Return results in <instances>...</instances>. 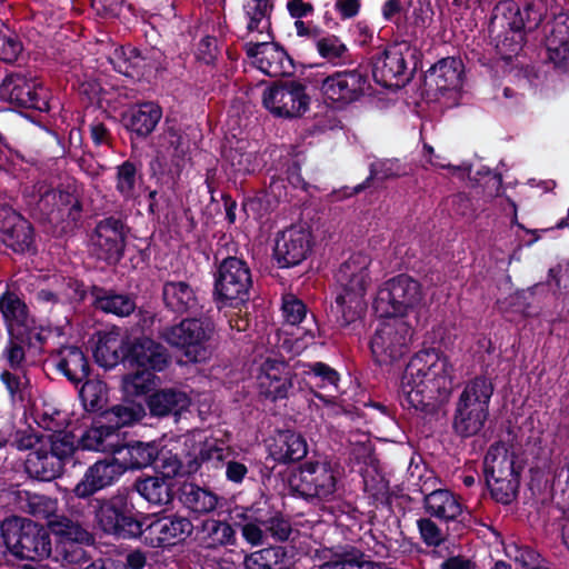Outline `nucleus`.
<instances>
[{
	"mask_svg": "<svg viewBox=\"0 0 569 569\" xmlns=\"http://www.w3.org/2000/svg\"><path fill=\"white\" fill-rule=\"evenodd\" d=\"M453 385V366L435 348L418 351L401 377L399 401L403 409L433 418L448 401Z\"/></svg>",
	"mask_w": 569,
	"mask_h": 569,
	"instance_id": "f257e3e1",
	"label": "nucleus"
},
{
	"mask_svg": "<svg viewBox=\"0 0 569 569\" xmlns=\"http://www.w3.org/2000/svg\"><path fill=\"white\" fill-rule=\"evenodd\" d=\"M531 12L529 6L521 10L513 0H501L493 7L488 34L501 60L510 62L517 57L523 49L527 32L538 27L540 16L533 12L537 17L531 19Z\"/></svg>",
	"mask_w": 569,
	"mask_h": 569,
	"instance_id": "f03ea898",
	"label": "nucleus"
},
{
	"mask_svg": "<svg viewBox=\"0 0 569 569\" xmlns=\"http://www.w3.org/2000/svg\"><path fill=\"white\" fill-rule=\"evenodd\" d=\"M89 512L94 528L117 540H139L143 536L147 515L136 508L128 489L118 490L110 497L92 499Z\"/></svg>",
	"mask_w": 569,
	"mask_h": 569,
	"instance_id": "7ed1b4c3",
	"label": "nucleus"
},
{
	"mask_svg": "<svg viewBox=\"0 0 569 569\" xmlns=\"http://www.w3.org/2000/svg\"><path fill=\"white\" fill-rule=\"evenodd\" d=\"M214 332L216 326L210 318L192 317L161 327L158 337L180 353L186 363L202 365L212 356Z\"/></svg>",
	"mask_w": 569,
	"mask_h": 569,
	"instance_id": "20e7f679",
	"label": "nucleus"
},
{
	"mask_svg": "<svg viewBox=\"0 0 569 569\" xmlns=\"http://www.w3.org/2000/svg\"><path fill=\"white\" fill-rule=\"evenodd\" d=\"M495 387L490 378L480 375L466 382L455 403L452 432L468 439L482 436L489 419V406Z\"/></svg>",
	"mask_w": 569,
	"mask_h": 569,
	"instance_id": "39448f33",
	"label": "nucleus"
},
{
	"mask_svg": "<svg viewBox=\"0 0 569 569\" xmlns=\"http://www.w3.org/2000/svg\"><path fill=\"white\" fill-rule=\"evenodd\" d=\"M82 193L74 183L48 188L40 193L32 216L62 232H72L82 223Z\"/></svg>",
	"mask_w": 569,
	"mask_h": 569,
	"instance_id": "423d86ee",
	"label": "nucleus"
},
{
	"mask_svg": "<svg viewBox=\"0 0 569 569\" xmlns=\"http://www.w3.org/2000/svg\"><path fill=\"white\" fill-rule=\"evenodd\" d=\"M421 51L409 40L387 46L370 57L372 78L383 88H403L421 63Z\"/></svg>",
	"mask_w": 569,
	"mask_h": 569,
	"instance_id": "0eeeda50",
	"label": "nucleus"
},
{
	"mask_svg": "<svg viewBox=\"0 0 569 569\" xmlns=\"http://www.w3.org/2000/svg\"><path fill=\"white\" fill-rule=\"evenodd\" d=\"M212 299L218 308H240L250 300L253 287L252 272L248 261L236 256L221 260L214 256Z\"/></svg>",
	"mask_w": 569,
	"mask_h": 569,
	"instance_id": "6e6552de",
	"label": "nucleus"
},
{
	"mask_svg": "<svg viewBox=\"0 0 569 569\" xmlns=\"http://www.w3.org/2000/svg\"><path fill=\"white\" fill-rule=\"evenodd\" d=\"M1 537L16 558L31 561L51 556L49 529L27 518L13 517L0 525Z\"/></svg>",
	"mask_w": 569,
	"mask_h": 569,
	"instance_id": "1a4fd4ad",
	"label": "nucleus"
},
{
	"mask_svg": "<svg viewBox=\"0 0 569 569\" xmlns=\"http://www.w3.org/2000/svg\"><path fill=\"white\" fill-rule=\"evenodd\" d=\"M131 228L122 213L104 214L96 220L89 234V250L93 258L116 267L124 257Z\"/></svg>",
	"mask_w": 569,
	"mask_h": 569,
	"instance_id": "9d476101",
	"label": "nucleus"
},
{
	"mask_svg": "<svg viewBox=\"0 0 569 569\" xmlns=\"http://www.w3.org/2000/svg\"><path fill=\"white\" fill-rule=\"evenodd\" d=\"M319 90L325 103L336 110L360 101L371 89L368 68L335 71L319 80Z\"/></svg>",
	"mask_w": 569,
	"mask_h": 569,
	"instance_id": "9b49d317",
	"label": "nucleus"
},
{
	"mask_svg": "<svg viewBox=\"0 0 569 569\" xmlns=\"http://www.w3.org/2000/svg\"><path fill=\"white\" fill-rule=\"evenodd\" d=\"M422 300L419 281L400 273L385 281L379 288L372 307L380 318H401Z\"/></svg>",
	"mask_w": 569,
	"mask_h": 569,
	"instance_id": "f8f14e48",
	"label": "nucleus"
},
{
	"mask_svg": "<svg viewBox=\"0 0 569 569\" xmlns=\"http://www.w3.org/2000/svg\"><path fill=\"white\" fill-rule=\"evenodd\" d=\"M146 416V408L133 401L112 406L100 413L97 426L81 438L82 448L96 451H106L107 443L113 437L119 440L120 430L142 420Z\"/></svg>",
	"mask_w": 569,
	"mask_h": 569,
	"instance_id": "ddd939ff",
	"label": "nucleus"
},
{
	"mask_svg": "<svg viewBox=\"0 0 569 569\" xmlns=\"http://www.w3.org/2000/svg\"><path fill=\"white\" fill-rule=\"evenodd\" d=\"M289 487L308 502L329 501L337 491V476L329 461L307 460L290 476Z\"/></svg>",
	"mask_w": 569,
	"mask_h": 569,
	"instance_id": "4468645a",
	"label": "nucleus"
},
{
	"mask_svg": "<svg viewBox=\"0 0 569 569\" xmlns=\"http://www.w3.org/2000/svg\"><path fill=\"white\" fill-rule=\"evenodd\" d=\"M0 98L18 109L49 112L51 92L36 78L21 71L7 73L0 84Z\"/></svg>",
	"mask_w": 569,
	"mask_h": 569,
	"instance_id": "2eb2a0df",
	"label": "nucleus"
},
{
	"mask_svg": "<svg viewBox=\"0 0 569 569\" xmlns=\"http://www.w3.org/2000/svg\"><path fill=\"white\" fill-rule=\"evenodd\" d=\"M311 98L299 80H278L263 90L262 106L274 117L297 119L310 109Z\"/></svg>",
	"mask_w": 569,
	"mask_h": 569,
	"instance_id": "dca6fc26",
	"label": "nucleus"
},
{
	"mask_svg": "<svg viewBox=\"0 0 569 569\" xmlns=\"http://www.w3.org/2000/svg\"><path fill=\"white\" fill-rule=\"evenodd\" d=\"M411 327L402 319L380 323L370 340L373 361L380 366H391L409 351Z\"/></svg>",
	"mask_w": 569,
	"mask_h": 569,
	"instance_id": "f3484780",
	"label": "nucleus"
},
{
	"mask_svg": "<svg viewBox=\"0 0 569 569\" xmlns=\"http://www.w3.org/2000/svg\"><path fill=\"white\" fill-rule=\"evenodd\" d=\"M193 531L192 521L178 512L156 518L147 515L141 543L150 548L168 549L186 542Z\"/></svg>",
	"mask_w": 569,
	"mask_h": 569,
	"instance_id": "a211bd4d",
	"label": "nucleus"
},
{
	"mask_svg": "<svg viewBox=\"0 0 569 569\" xmlns=\"http://www.w3.org/2000/svg\"><path fill=\"white\" fill-rule=\"evenodd\" d=\"M298 375L283 359L266 358L259 368L257 377L259 395L271 402H278L293 396L300 390V382L296 387Z\"/></svg>",
	"mask_w": 569,
	"mask_h": 569,
	"instance_id": "6ab92c4d",
	"label": "nucleus"
},
{
	"mask_svg": "<svg viewBox=\"0 0 569 569\" xmlns=\"http://www.w3.org/2000/svg\"><path fill=\"white\" fill-rule=\"evenodd\" d=\"M56 503V500L36 495L29 499L30 513L46 518L49 532L53 533L60 542L90 545L93 541L92 535L67 516L54 513Z\"/></svg>",
	"mask_w": 569,
	"mask_h": 569,
	"instance_id": "aec40b11",
	"label": "nucleus"
},
{
	"mask_svg": "<svg viewBox=\"0 0 569 569\" xmlns=\"http://www.w3.org/2000/svg\"><path fill=\"white\" fill-rule=\"evenodd\" d=\"M124 472L126 468L122 467L118 458L99 459L86 469L71 492L89 506L92 499H97L96 493L113 486Z\"/></svg>",
	"mask_w": 569,
	"mask_h": 569,
	"instance_id": "412c9836",
	"label": "nucleus"
},
{
	"mask_svg": "<svg viewBox=\"0 0 569 569\" xmlns=\"http://www.w3.org/2000/svg\"><path fill=\"white\" fill-rule=\"evenodd\" d=\"M126 368L162 372L172 361L170 351L161 342L147 337H127Z\"/></svg>",
	"mask_w": 569,
	"mask_h": 569,
	"instance_id": "4be33fe9",
	"label": "nucleus"
},
{
	"mask_svg": "<svg viewBox=\"0 0 569 569\" xmlns=\"http://www.w3.org/2000/svg\"><path fill=\"white\" fill-rule=\"evenodd\" d=\"M312 234L301 226H291L279 232L273 248V259L281 269L300 266L312 252Z\"/></svg>",
	"mask_w": 569,
	"mask_h": 569,
	"instance_id": "5701e85b",
	"label": "nucleus"
},
{
	"mask_svg": "<svg viewBox=\"0 0 569 569\" xmlns=\"http://www.w3.org/2000/svg\"><path fill=\"white\" fill-rule=\"evenodd\" d=\"M157 161L159 164L169 159L168 173L179 178L189 159L190 142L181 128L167 121L162 132L157 137Z\"/></svg>",
	"mask_w": 569,
	"mask_h": 569,
	"instance_id": "b1692460",
	"label": "nucleus"
},
{
	"mask_svg": "<svg viewBox=\"0 0 569 569\" xmlns=\"http://www.w3.org/2000/svg\"><path fill=\"white\" fill-rule=\"evenodd\" d=\"M161 106L156 101H142L132 104L121 117V122L130 133V140L144 141L156 130L162 118Z\"/></svg>",
	"mask_w": 569,
	"mask_h": 569,
	"instance_id": "393cba45",
	"label": "nucleus"
},
{
	"mask_svg": "<svg viewBox=\"0 0 569 569\" xmlns=\"http://www.w3.org/2000/svg\"><path fill=\"white\" fill-rule=\"evenodd\" d=\"M52 359L56 370L76 388L92 373L90 359L81 347L61 346L52 355Z\"/></svg>",
	"mask_w": 569,
	"mask_h": 569,
	"instance_id": "a878e982",
	"label": "nucleus"
},
{
	"mask_svg": "<svg viewBox=\"0 0 569 569\" xmlns=\"http://www.w3.org/2000/svg\"><path fill=\"white\" fill-rule=\"evenodd\" d=\"M191 405L188 393L179 388L154 389L146 398V407L152 418H179Z\"/></svg>",
	"mask_w": 569,
	"mask_h": 569,
	"instance_id": "bb28decb",
	"label": "nucleus"
},
{
	"mask_svg": "<svg viewBox=\"0 0 569 569\" xmlns=\"http://www.w3.org/2000/svg\"><path fill=\"white\" fill-rule=\"evenodd\" d=\"M157 441H140L130 440L120 443L119 440L110 441L107 443V449L110 448L113 453L120 456V463L127 470H141L153 465L157 460L158 452Z\"/></svg>",
	"mask_w": 569,
	"mask_h": 569,
	"instance_id": "cd10ccee",
	"label": "nucleus"
},
{
	"mask_svg": "<svg viewBox=\"0 0 569 569\" xmlns=\"http://www.w3.org/2000/svg\"><path fill=\"white\" fill-rule=\"evenodd\" d=\"M305 380L313 396L325 405L335 403L339 391L340 373L328 363L316 361L305 365Z\"/></svg>",
	"mask_w": 569,
	"mask_h": 569,
	"instance_id": "c85d7f7f",
	"label": "nucleus"
},
{
	"mask_svg": "<svg viewBox=\"0 0 569 569\" xmlns=\"http://www.w3.org/2000/svg\"><path fill=\"white\" fill-rule=\"evenodd\" d=\"M91 307L100 312L126 318L132 315L137 308L133 293L119 292L113 288L92 284L89 288Z\"/></svg>",
	"mask_w": 569,
	"mask_h": 569,
	"instance_id": "c756f323",
	"label": "nucleus"
},
{
	"mask_svg": "<svg viewBox=\"0 0 569 569\" xmlns=\"http://www.w3.org/2000/svg\"><path fill=\"white\" fill-rule=\"evenodd\" d=\"M113 70L132 80H140L151 73L153 69L149 57L131 46L117 47L109 57Z\"/></svg>",
	"mask_w": 569,
	"mask_h": 569,
	"instance_id": "7c9ffc66",
	"label": "nucleus"
},
{
	"mask_svg": "<svg viewBox=\"0 0 569 569\" xmlns=\"http://www.w3.org/2000/svg\"><path fill=\"white\" fill-rule=\"evenodd\" d=\"M181 506L190 513L203 516L214 511L223 497L219 496L208 487H202L192 481H184L177 491Z\"/></svg>",
	"mask_w": 569,
	"mask_h": 569,
	"instance_id": "2f4dec72",
	"label": "nucleus"
},
{
	"mask_svg": "<svg viewBox=\"0 0 569 569\" xmlns=\"http://www.w3.org/2000/svg\"><path fill=\"white\" fill-rule=\"evenodd\" d=\"M548 59L555 68L569 72V14H558L551 24L549 34L546 37Z\"/></svg>",
	"mask_w": 569,
	"mask_h": 569,
	"instance_id": "473e14b6",
	"label": "nucleus"
},
{
	"mask_svg": "<svg viewBox=\"0 0 569 569\" xmlns=\"http://www.w3.org/2000/svg\"><path fill=\"white\" fill-rule=\"evenodd\" d=\"M161 297L166 309L179 316L197 311L199 308L197 290L184 280H166Z\"/></svg>",
	"mask_w": 569,
	"mask_h": 569,
	"instance_id": "72a5a7b5",
	"label": "nucleus"
},
{
	"mask_svg": "<svg viewBox=\"0 0 569 569\" xmlns=\"http://www.w3.org/2000/svg\"><path fill=\"white\" fill-rule=\"evenodd\" d=\"M370 258L362 252L352 253L342 262L336 273L337 282L343 290L366 292L370 282Z\"/></svg>",
	"mask_w": 569,
	"mask_h": 569,
	"instance_id": "f704fd0d",
	"label": "nucleus"
},
{
	"mask_svg": "<svg viewBox=\"0 0 569 569\" xmlns=\"http://www.w3.org/2000/svg\"><path fill=\"white\" fill-rule=\"evenodd\" d=\"M462 73V61L459 58L447 57L431 66L425 78L429 86L435 84L437 91L446 92L461 87Z\"/></svg>",
	"mask_w": 569,
	"mask_h": 569,
	"instance_id": "c9c22d12",
	"label": "nucleus"
},
{
	"mask_svg": "<svg viewBox=\"0 0 569 569\" xmlns=\"http://www.w3.org/2000/svg\"><path fill=\"white\" fill-rule=\"evenodd\" d=\"M426 512L442 521H456L463 512L459 497L449 489H436L423 497Z\"/></svg>",
	"mask_w": 569,
	"mask_h": 569,
	"instance_id": "e433bc0d",
	"label": "nucleus"
},
{
	"mask_svg": "<svg viewBox=\"0 0 569 569\" xmlns=\"http://www.w3.org/2000/svg\"><path fill=\"white\" fill-rule=\"evenodd\" d=\"M132 488L146 501L154 506H168L174 499V480L170 477L146 476L134 480Z\"/></svg>",
	"mask_w": 569,
	"mask_h": 569,
	"instance_id": "4c0bfd02",
	"label": "nucleus"
},
{
	"mask_svg": "<svg viewBox=\"0 0 569 569\" xmlns=\"http://www.w3.org/2000/svg\"><path fill=\"white\" fill-rule=\"evenodd\" d=\"M0 241L16 253L36 251L34 228L20 212L2 230Z\"/></svg>",
	"mask_w": 569,
	"mask_h": 569,
	"instance_id": "58836bf2",
	"label": "nucleus"
},
{
	"mask_svg": "<svg viewBox=\"0 0 569 569\" xmlns=\"http://www.w3.org/2000/svg\"><path fill=\"white\" fill-rule=\"evenodd\" d=\"M194 540L209 549L234 545L236 542V531L226 520L207 518L200 525L194 526Z\"/></svg>",
	"mask_w": 569,
	"mask_h": 569,
	"instance_id": "ea45409f",
	"label": "nucleus"
},
{
	"mask_svg": "<svg viewBox=\"0 0 569 569\" xmlns=\"http://www.w3.org/2000/svg\"><path fill=\"white\" fill-rule=\"evenodd\" d=\"M258 69L271 78L290 77L297 70L295 59L277 41L270 40L263 53L258 60Z\"/></svg>",
	"mask_w": 569,
	"mask_h": 569,
	"instance_id": "a19ab883",
	"label": "nucleus"
},
{
	"mask_svg": "<svg viewBox=\"0 0 569 569\" xmlns=\"http://www.w3.org/2000/svg\"><path fill=\"white\" fill-rule=\"evenodd\" d=\"M366 292L350 291L341 289L338 292L335 305H331L330 312L336 319V323L341 327H348L360 319L366 309Z\"/></svg>",
	"mask_w": 569,
	"mask_h": 569,
	"instance_id": "79ce46f5",
	"label": "nucleus"
},
{
	"mask_svg": "<svg viewBox=\"0 0 569 569\" xmlns=\"http://www.w3.org/2000/svg\"><path fill=\"white\" fill-rule=\"evenodd\" d=\"M308 446L305 438L295 431H280L270 446L271 457L280 463H290L307 456Z\"/></svg>",
	"mask_w": 569,
	"mask_h": 569,
	"instance_id": "37998d69",
	"label": "nucleus"
},
{
	"mask_svg": "<svg viewBox=\"0 0 569 569\" xmlns=\"http://www.w3.org/2000/svg\"><path fill=\"white\" fill-rule=\"evenodd\" d=\"M24 469L30 478L49 482L62 475L64 466L47 448L40 447L28 455Z\"/></svg>",
	"mask_w": 569,
	"mask_h": 569,
	"instance_id": "c03bdc74",
	"label": "nucleus"
},
{
	"mask_svg": "<svg viewBox=\"0 0 569 569\" xmlns=\"http://www.w3.org/2000/svg\"><path fill=\"white\" fill-rule=\"evenodd\" d=\"M431 14L432 10L429 3L422 0H407L403 19L398 24V30L411 43L412 40H417L419 36L423 34Z\"/></svg>",
	"mask_w": 569,
	"mask_h": 569,
	"instance_id": "a18cd8bd",
	"label": "nucleus"
},
{
	"mask_svg": "<svg viewBox=\"0 0 569 569\" xmlns=\"http://www.w3.org/2000/svg\"><path fill=\"white\" fill-rule=\"evenodd\" d=\"M0 312L9 337L26 331L29 326V308L17 295L6 292L0 298Z\"/></svg>",
	"mask_w": 569,
	"mask_h": 569,
	"instance_id": "49530a36",
	"label": "nucleus"
},
{
	"mask_svg": "<svg viewBox=\"0 0 569 569\" xmlns=\"http://www.w3.org/2000/svg\"><path fill=\"white\" fill-rule=\"evenodd\" d=\"M233 455L234 451L223 442H219L217 439L206 440L200 443L194 458L188 461L187 472H197L202 465L221 469L226 460Z\"/></svg>",
	"mask_w": 569,
	"mask_h": 569,
	"instance_id": "de8ad7c7",
	"label": "nucleus"
},
{
	"mask_svg": "<svg viewBox=\"0 0 569 569\" xmlns=\"http://www.w3.org/2000/svg\"><path fill=\"white\" fill-rule=\"evenodd\" d=\"M126 349L127 338L120 339L116 335L104 333L98 339L93 357L96 362L104 369H112L119 363L126 367Z\"/></svg>",
	"mask_w": 569,
	"mask_h": 569,
	"instance_id": "09e8293b",
	"label": "nucleus"
},
{
	"mask_svg": "<svg viewBox=\"0 0 569 569\" xmlns=\"http://www.w3.org/2000/svg\"><path fill=\"white\" fill-rule=\"evenodd\" d=\"M273 3L271 0H252L243 6L244 14L248 19V33L258 32L264 34L269 40L274 39L271 27V12Z\"/></svg>",
	"mask_w": 569,
	"mask_h": 569,
	"instance_id": "8fccbe9b",
	"label": "nucleus"
},
{
	"mask_svg": "<svg viewBox=\"0 0 569 569\" xmlns=\"http://www.w3.org/2000/svg\"><path fill=\"white\" fill-rule=\"evenodd\" d=\"M246 569H289L287 549L271 546L247 555L243 560Z\"/></svg>",
	"mask_w": 569,
	"mask_h": 569,
	"instance_id": "3c124183",
	"label": "nucleus"
},
{
	"mask_svg": "<svg viewBox=\"0 0 569 569\" xmlns=\"http://www.w3.org/2000/svg\"><path fill=\"white\" fill-rule=\"evenodd\" d=\"M318 54L328 63L337 67L351 60V54L346 43L336 34H329L316 40Z\"/></svg>",
	"mask_w": 569,
	"mask_h": 569,
	"instance_id": "603ef678",
	"label": "nucleus"
},
{
	"mask_svg": "<svg viewBox=\"0 0 569 569\" xmlns=\"http://www.w3.org/2000/svg\"><path fill=\"white\" fill-rule=\"evenodd\" d=\"M79 399L86 411L102 412L107 402V383L88 377L80 383Z\"/></svg>",
	"mask_w": 569,
	"mask_h": 569,
	"instance_id": "864d4df0",
	"label": "nucleus"
},
{
	"mask_svg": "<svg viewBox=\"0 0 569 569\" xmlns=\"http://www.w3.org/2000/svg\"><path fill=\"white\" fill-rule=\"evenodd\" d=\"M140 178L139 166L131 160H126L116 167V190L124 201L136 198L137 182Z\"/></svg>",
	"mask_w": 569,
	"mask_h": 569,
	"instance_id": "5fc2aeb1",
	"label": "nucleus"
},
{
	"mask_svg": "<svg viewBox=\"0 0 569 569\" xmlns=\"http://www.w3.org/2000/svg\"><path fill=\"white\" fill-rule=\"evenodd\" d=\"M0 381L6 387L10 402L13 406H24L30 397V379L26 372L3 370L0 373Z\"/></svg>",
	"mask_w": 569,
	"mask_h": 569,
	"instance_id": "6e6d98bb",
	"label": "nucleus"
},
{
	"mask_svg": "<svg viewBox=\"0 0 569 569\" xmlns=\"http://www.w3.org/2000/svg\"><path fill=\"white\" fill-rule=\"evenodd\" d=\"M49 449L48 451L58 458V461L66 466L73 459L74 453L78 451L77 439L73 432L66 430L53 431L48 436Z\"/></svg>",
	"mask_w": 569,
	"mask_h": 569,
	"instance_id": "4d7b16f0",
	"label": "nucleus"
},
{
	"mask_svg": "<svg viewBox=\"0 0 569 569\" xmlns=\"http://www.w3.org/2000/svg\"><path fill=\"white\" fill-rule=\"evenodd\" d=\"M282 313L287 323L292 326H301L307 336L316 337V331L319 330L317 323L315 328L302 326L307 320L308 309L306 303L297 297L290 295L283 298Z\"/></svg>",
	"mask_w": 569,
	"mask_h": 569,
	"instance_id": "13d9d810",
	"label": "nucleus"
},
{
	"mask_svg": "<svg viewBox=\"0 0 569 569\" xmlns=\"http://www.w3.org/2000/svg\"><path fill=\"white\" fill-rule=\"evenodd\" d=\"M379 565L356 548L345 551L337 559L327 561L320 569H378Z\"/></svg>",
	"mask_w": 569,
	"mask_h": 569,
	"instance_id": "bf43d9fd",
	"label": "nucleus"
},
{
	"mask_svg": "<svg viewBox=\"0 0 569 569\" xmlns=\"http://www.w3.org/2000/svg\"><path fill=\"white\" fill-rule=\"evenodd\" d=\"M157 377L156 371L146 369H136L134 372H130L123 376L122 385L126 393L131 396H148L153 391Z\"/></svg>",
	"mask_w": 569,
	"mask_h": 569,
	"instance_id": "052dcab7",
	"label": "nucleus"
},
{
	"mask_svg": "<svg viewBox=\"0 0 569 569\" xmlns=\"http://www.w3.org/2000/svg\"><path fill=\"white\" fill-rule=\"evenodd\" d=\"M490 452L487 453L485 458V467L483 473L486 481H496L508 478H520V471L516 469L515 460L512 458H508L503 456L500 460L496 457L492 458V461L489 462Z\"/></svg>",
	"mask_w": 569,
	"mask_h": 569,
	"instance_id": "680f3d73",
	"label": "nucleus"
},
{
	"mask_svg": "<svg viewBox=\"0 0 569 569\" xmlns=\"http://www.w3.org/2000/svg\"><path fill=\"white\" fill-rule=\"evenodd\" d=\"M276 541H287L292 532L291 522L281 512H268L263 518H256Z\"/></svg>",
	"mask_w": 569,
	"mask_h": 569,
	"instance_id": "e2e57ef3",
	"label": "nucleus"
},
{
	"mask_svg": "<svg viewBox=\"0 0 569 569\" xmlns=\"http://www.w3.org/2000/svg\"><path fill=\"white\" fill-rule=\"evenodd\" d=\"M23 52V43L20 36L6 26L0 28V60L6 63H14Z\"/></svg>",
	"mask_w": 569,
	"mask_h": 569,
	"instance_id": "0e129e2a",
	"label": "nucleus"
},
{
	"mask_svg": "<svg viewBox=\"0 0 569 569\" xmlns=\"http://www.w3.org/2000/svg\"><path fill=\"white\" fill-rule=\"evenodd\" d=\"M490 490L491 498L503 506L510 505L518 497L520 478L511 477L496 481H486Z\"/></svg>",
	"mask_w": 569,
	"mask_h": 569,
	"instance_id": "69168bd1",
	"label": "nucleus"
},
{
	"mask_svg": "<svg viewBox=\"0 0 569 569\" xmlns=\"http://www.w3.org/2000/svg\"><path fill=\"white\" fill-rule=\"evenodd\" d=\"M223 158L234 176H247L256 170L254 154L242 148H229L223 152Z\"/></svg>",
	"mask_w": 569,
	"mask_h": 569,
	"instance_id": "338daca9",
	"label": "nucleus"
},
{
	"mask_svg": "<svg viewBox=\"0 0 569 569\" xmlns=\"http://www.w3.org/2000/svg\"><path fill=\"white\" fill-rule=\"evenodd\" d=\"M157 460H154L152 467L158 471L159 476L170 477L171 480L181 473L182 461L177 453L166 448L164 446L158 445Z\"/></svg>",
	"mask_w": 569,
	"mask_h": 569,
	"instance_id": "774afa93",
	"label": "nucleus"
}]
</instances>
